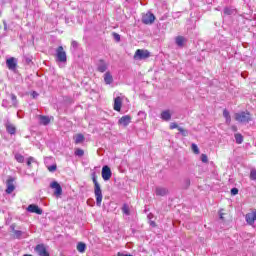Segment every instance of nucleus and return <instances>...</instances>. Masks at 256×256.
I'll return each instance as SVG.
<instances>
[{
  "label": "nucleus",
  "mask_w": 256,
  "mask_h": 256,
  "mask_svg": "<svg viewBox=\"0 0 256 256\" xmlns=\"http://www.w3.org/2000/svg\"><path fill=\"white\" fill-rule=\"evenodd\" d=\"M92 181L94 183V195L96 197V205L101 207V202L103 201V191L101 190V185L97 181V175L95 172L92 174Z\"/></svg>",
  "instance_id": "obj_1"
},
{
  "label": "nucleus",
  "mask_w": 256,
  "mask_h": 256,
  "mask_svg": "<svg viewBox=\"0 0 256 256\" xmlns=\"http://www.w3.org/2000/svg\"><path fill=\"white\" fill-rule=\"evenodd\" d=\"M235 121L238 123H249L251 121V113L248 111H242L234 114Z\"/></svg>",
  "instance_id": "obj_2"
},
{
  "label": "nucleus",
  "mask_w": 256,
  "mask_h": 256,
  "mask_svg": "<svg viewBox=\"0 0 256 256\" xmlns=\"http://www.w3.org/2000/svg\"><path fill=\"white\" fill-rule=\"evenodd\" d=\"M56 61L58 63H67V52H65L63 46H59L56 49Z\"/></svg>",
  "instance_id": "obj_3"
},
{
  "label": "nucleus",
  "mask_w": 256,
  "mask_h": 256,
  "mask_svg": "<svg viewBox=\"0 0 256 256\" xmlns=\"http://www.w3.org/2000/svg\"><path fill=\"white\" fill-rule=\"evenodd\" d=\"M16 186H15V177L13 176H8L6 180V190L5 193L6 195H11L13 191H15Z\"/></svg>",
  "instance_id": "obj_4"
},
{
  "label": "nucleus",
  "mask_w": 256,
  "mask_h": 256,
  "mask_svg": "<svg viewBox=\"0 0 256 256\" xmlns=\"http://www.w3.org/2000/svg\"><path fill=\"white\" fill-rule=\"evenodd\" d=\"M149 57H151V53L148 50L138 49L134 54V59H138L139 61L149 59Z\"/></svg>",
  "instance_id": "obj_5"
},
{
  "label": "nucleus",
  "mask_w": 256,
  "mask_h": 256,
  "mask_svg": "<svg viewBox=\"0 0 256 256\" xmlns=\"http://www.w3.org/2000/svg\"><path fill=\"white\" fill-rule=\"evenodd\" d=\"M4 127L9 135H15L17 133V127L9 119L4 120Z\"/></svg>",
  "instance_id": "obj_6"
},
{
  "label": "nucleus",
  "mask_w": 256,
  "mask_h": 256,
  "mask_svg": "<svg viewBox=\"0 0 256 256\" xmlns=\"http://www.w3.org/2000/svg\"><path fill=\"white\" fill-rule=\"evenodd\" d=\"M154 22H155V15L151 12H147L142 17V23H144V25H152V23Z\"/></svg>",
  "instance_id": "obj_7"
},
{
  "label": "nucleus",
  "mask_w": 256,
  "mask_h": 256,
  "mask_svg": "<svg viewBox=\"0 0 256 256\" xmlns=\"http://www.w3.org/2000/svg\"><path fill=\"white\" fill-rule=\"evenodd\" d=\"M34 251H36V253L39 256H50L49 252L47 251V248L45 247V244L36 245V247L34 248Z\"/></svg>",
  "instance_id": "obj_8"
},
{
  "label": "nucleus",
  "mask_w": 256,
  "mask_h": 256,
  "mask_svg": "<svg viewBox=\"0 0 256 256\" xmlns=\"http://www.w3.org/2000/svg\"><path fill=\"white\" fill-rule=\"evenodd\" d=\"M50 187L51 189H55L54 195L56 197H61V195H63V188H61V185L57 181L52 182Z\"/></svg>",
  "instance_id": "obj_9"
},
{
  "label": "nucleus",
  "mask_w": 256,
  "mask_h": 256,
  "mask_svg": "<svg viewBox=\"0 0 256 256\" xmlns=\"http://www.w3.org/2000/svg\"><path fill=\"white\" fill-rule=\"evenodd\" d=\"M113 175V173L111 172V168H109V166L105 165L102 168V179H104L105 181H109V179H111V176Z\"/></svg>",
  "instance_id": "obj_10"
},
{
  "label": "nucleus",
  "mask_w": 256,
  "mask_h": 256,
  "mask_svg": "<svg viewBox=\"0 0 256 256\" xmlns=\"http://www.w3.org/2000/svg\"><path fill=\"white\" fill-rule=\"evenodd\" d=\"M6 66L10 71H16L17 70V59L11 57L6 60Z\"/></svg>",
  "instance_id": "obj_11"
},
{
  "label": "nucleus",
  "mask_w": 256,
  "mask_h": 256,
  "mask_svg": "<svg viewBox=\"0 0 256 256\" xmlns=\"http://www.w3.org/2000/svg\"><path fill=\"white\" fill-rule=\"evenodd\" d=\"M27 211L29 213H36V215H43V209L39 208V206H37L35 204H30L27 207Z\"/></svg>",
  "instance_id": "obj_12"
},
{
  "label": "nucleus",
  "mask_w": 256,
  "mask_h": 256,
  "mask_svg": "<svg viewBox=\"0 0 256 256\" xmlns=\"http://www.w3.org/2000/svg\"><path fill=\"white\" fill-rule=\"evenodd\" d=\"M246 222L248 225H255L256 222V210L252 213L246 214Z\"/></svg>",
  "instance_id": "obj_13"
},
{
  "label": "nucleus",
  "mask_w": 256,
  "mask_h": 256,
  "mask_svg": "<svg viewBox=\"0 0 256 256\" xmlns=\"http://www.w3.org/2000/svg\"><path fill=\"white\" fill-rule=\"evenodd\" d=\"M121 107H123V98L118 96L114 99V111H121Z\"/></svg>",
  "instance_id": "obj_14"
},
{
  "label": "nucleus",
  "mask_w": 256,
  "mask_h": 256,
  "mask_svg": "<svg viewBox=\"0 0 256 256\" xmlns=\"http://www.w3.org/2000/svg\"><path fill=\"white\" fill-rule=\"evenodd\" d=\"M118 123L120 125H123L124 127H127V125H129V123H131V116H129V115L122 116L119 119Z\"/></svg>",
  "instance_id": "obj_15"
},
{
  "label": "nucleus",
  "mask_w": 256,
  "mask_h": 256,
  "mask_svg": "<svg viewBox=\"0 0 256 256\" xmlns=\"http://www.w3.org/2000/svg\"><path fill=\"white\" fill-rule=\"evenodd\" d=\"M160 118L162 119V121H171V111L169 110L162 111Z\"/></svg>",
  "instance_id": "obj_16"
},
{
  "label": "nucleus",
  "mask_w": 256,
  "mask_h": 256,
  "mask_svg": "<svg viewBox=\"0 0 256 256\" xmlns=\"http://www.w3.org/2000/svg\"><path fill=\"white\" fill-rule=\"evenodd\" d=\"M155 193L160 197H165V195H167L169 191L167 190V188L157 187Z\"/></svg>",
  "instance_id": "obj_17"
},
{
  "label": "nucleus",
  "mask_w": 256,
  "mask_h": 256,
  "mask_svg": "<svg viewBox=\"0 0 256 256\" xmlns=\"http://www.w3.org/2000/svg\"><path fill=\"white\" fill-rule=\"evenodd\" d=\"M97 69L100 73H105V71H107V64L105 63V61L99 60Z\"/></svg>",
  "instance_id": "obj_18"
},
{
  "label": "nucleus",
  "mask_w": 256,
  "mask_h": 256,
  "mask_svg": "<svg viewBox=\"0 0 256 256\" xmlns=\"http://www.w3.org/2000/svg\"><path fill=\"white\" fill-rule=\"evenodd\" d=\"M104 83H106V85H111V83H113V76L111 75V72H106L104 74Z\"/></svg>",
  "instance_id": "obj_19"
},
{
  "label": "nucleus",
  "mask_w": 256,
  "mask_h": 256,
  "mask_svg": "<svg viewBox=\"0 0 256 256\" xmlns=\"http://www.w3.org/2000/svg\"><path fill=\"white\" fill-rule=\"evenodd\" d=\"M74 140H75V144L79 145V143H83V141H85V136H83V134H77L74 137Z\"/></svg>",
  "instance_id": "obj_20"
},
{
  "label": "nucleus",
  "mask_w": 256,
  "mask_h": 256,
  "mask_svg": "<svg viewBox=\"0 0 256 256\" xmlns=\"http://www.w3.org/2000/svg\"><path fill=\"white\" fill-rule=\"evenodd\" d=\"M85 249H87V245L83 242H80L77 244V251H79V253H85Z\"/></svg>",
  "instance_id": "obj_21"
},
{
  "label": "nucleus",
  "mask_w": 256,
  "mask_h": 256,
  "mask_svg": "<svg viewBox=\"0 0 256 256\" xmlns=\"http://www.w3.org/2000/svg\"><path fill=\"white\" fill-rule=\"evenodd\" d=\"M40 123L42 125H49L51 123V119L48 116H40Z\"/></svg>",
  "instance_id": "obj_22"
},
{
  "label": "nucleus",
  "mask_w": 256,
  "mask_h": 256,
  "mask_svg": "<svg viewBox=\"0 0 256 256\" xmlns=\"http://www.w3.org/2000/svg\"><path fill=\"white\" fill-rule=\"evenodd\" d=\"M14 157L17 163H25V156H23L22 154L16 153Z\"/></svg>",
  "instance_id": "obj_23"
},
{
  "label": "nucleus",
  "mask_w": 256,
  "mask_h": 256,
  "mask_svg": "<svg viewBox=\"0 0 256 256\" xmlns=\"http://www.w3.org/2000/svg\"><path fill=\"white\" fill-rule=\"evenodd\" d=\"M184 43L185 38L183 36L176 37V45H178V47H183Z\"/></svg>",
  "instance_id": "obj_24"
},
{
  "label": "nucleus",
  "mask_w": 256,
  "mask_h": 256,
  "mask_svg": "<svg viewBox=\"0 0 256 256\" xmlns=\"http://www.w3.org/2000/svg\"><path fill=\"white\" fill-rule=\"evenodd\" d=\"M234 137L237 145H241V143H243V135H241L240 133H236Z\"/></svg>",
  "instance_id": "obj_25"
},
{
  "label": "nucleus",
  "mask_w": 256,
  "mask_h": 256,
  "mask_svg": "<svg viewBox=\"0 0 256 256\" xmlns=\"http://www.w3.org/2000/svg\"><path fill=\"white\" fill-rule=\"evenodd\" d=\"M10 97H11L13 107H17L19 105V101L17 100V96L15 94H11Z\"/></svg>",
  "instance_id": "obj_26"
},
{
  "label": "nucleus",
  "mask_w": 256,
  "mask_h": 256,
  "mask_svg": "<svg viewBox=\"0 0 256 256\" xmlns=\"http://www.w3.org/2000/svg\"><path fill=\"white\" fill-rule=\"evenodd\" d=\"M178 131H179V133H181V135H182L183 137H187V135H189V131H188V130H185V129L182 128V127H179V128H178Z\"/></svg>",
  "instance_id": "obj_27"
},
{
  "label": "nucleus",
  "mask_w": 256,
  "mask_h": 256,
  "mask_svg": "<svg viewBox=\"0 0 256 256\" xmlns=\"http://www.w3.org/2000/svg\"><path fill=\"white\" fill-rule=\"evenodd\" d=\"M122 212L124 213V215H130L129 205L124 204L122 207Z\"/></svg>",
  "instance_id": "obj_28"
},
{
  "label": "nucleus",
  "mask_w": 256,
  "mask_h": 256,
  "mask_svg": "<svg viewBox=\"0 0 256 256\" xmlns=\"http://www.w3.org/2000/svg\"><path fill=\"white\" fill-rule=\"evenodd\" d=\"M191 149H192L193 153H195V155H199L200 151H199V147L197 146V144H192Z\"/></svg>",
  "instance_id": "obj_29"
},
{
  "label": "nucleus",
  "mask_w": 256,
  "mask_h": 256,
  "mask_svg": "<svg viewBox=\"0 0 256 256\" xmlns=\"http://www.w3.org/2000/svg\"><path fill=\"white\" fill-rule=\"evenodd\" d=\"M75 155L77 156V157H83V155H85V151H83V149H76V151H75Z\"/></svg>",
  "instance_id": "obj_30"
},
{
  "label": "nucleus",
  "mask_w": 256,
  "mask_h": 256,
  "mask_svg": "<svg viewBox=\"0 0 256 256\" xmlns=\"http://www.w3.org/2000/svg\"><path fill=\"white\" fill-rule=\"evenodd\" d=\"M31 163H35V158H33V156H30L27 159V162H26L27 167L31 168Z\"/></svg>",
  "instance_id": "obj_31"
},
{
  "label": "nucleus",
  "mask_w": 256,
  "mask_h": 256,
  "mask_svg": "<svg viewBox=\"0 0 256 256\" xmlns=\"http://www.w3.org/2000/svg\"><path fill=\"white\" fill-rule=\"evenodd\" d=\"M14 235L16 239H21V235H23V232L21 230H14Z\"/></svg>",
  "instance_id": "obj_32"
},
{
  "label": "nucleus",
  "mask_w": 256,
  "mask_h": 256,
  "mask_svg": "<svg viewBox=\"0 0 256 256\" xmlns=\"http://www.w3.org/2000/svg\"><path fill=\"white\" fill-rule=\"evenodd\" d=\"M224 15H233V9L229 7L224 8Z\"/></svg>",
  "instance_id": "obj_33"
},
{
  "label": "nucleus",
  "mask_w": 256,
  "mask_h": 256,
  "mask_svg": "<svg viewBox=\"0 0 256 256\" xmlns=\"http://www.w3.org/2000/svg\"><path fill=\"white\" fill-rule=\"evenodd\" d=\"M48 171H50V173H54V171H57V164L48 166Z\"/></svg>",
  "instance_id": "obj_34"
},
{
  "label": "nucleus",
  "mask_w": 256,
  "mask_h": 256,
  "mask_svg": "<svg viewBox=\"0 0 256 256\" xmlns=\"http://www.w3.org/2000/svg\"><path fill=\"white\" fill-rule=\"evenodd\" d=\"M250 179L252 181H256V170L255 169L251 170V172H250Z\"/></svg>",
  "instance_id": "obj_35"
},
{
  "label": "nucleus",
  "mask_w": 256,
  "mask_h": 256,
  "mask_svg": "<svg viewBox=\"0 0 256 256\" xmlns=\"http://www.w3.org/2000/svg\"><path fill=\"white\" fill-rule=\"evenodd\" d=\"M201 161L202 163H209V158L206 156V154L201 155Z\"/></svg>",
  "instance_id": "obj_36"
},
{
  "label": "nucleus",
  "mask_w": 256,
  "mask_h": 256,
  "mask_svg": "<svg viewBox=\"0 0 256 256\" xmlns=\"http://www.w3.org/2000/svg\"><path fill=\"white\" fill-rule=\"evenodd\" d=\"M113 38L115 39V41H117V43H119V41H121V35L117 34V33H113Z\"/></svg>",
  "instance_id": "obj_37"
},
{
  "label": "nucleus",
  "mask_w": 256,
  "mask_h": 256,
  "mask_svg": "<svg viewBox=\"0 0 256 256\" xmlns=\"http://www.w3.org/2000/svg\"><path fill=\"white\" fill-rule=\"evenodd\" d=\"M223 117H224L225 119L231 117V114H229V112H228L227 109H224V111H223Z\"/></svg>",
  "instance_id": "obj_38"
},
{
  "label": "nucleus",
  "mask_w": 256,
  "mask_h": 256,
  "mask_svg": "<svg viewBox=\"0 0 256 256\" xmlns=\"http://www.w3.org/2000/svg\"><path fill=\"white\" fill-rule=\"evenodd\" d=\"M170 129H179V126L177 125V123L172 122L170 123Z\"/></svg>",
  "instance_id": "obj_39"
},
{
  "label": "nucleus",
  "mask_w": 256,
  "mask_h": 256,
  "mask_svg": "<svg viewBox=\"0 0 256 256\" xmlns=\"http://www.w3.org/2000/svg\"><path fill=\"white\" fill-rule=\"evenodd\" d=\"M238 194H239V189H237V188L231 189V195H238Z\"/></svg>",
  "instance_id": "obj_40"
},
{
  "label": "nucleus",
  "mask_w": 256,
  "mask_h": 256,
  "mask_svg": "<svg viewBox=\"0 0 256 256\" xmlns=\"http://www.w3.org/2000/svg\"><path fill=\"white\" fill-rule=\"evenodd\" d=\"M31 96L33 97V99H37L39 97V93H37V91H33L31 93Z\"/></svg>",
  "instance_id": "obj_41"
},
{
  "label": "nucleus",
  "mask_w": 256,
  "mask_h": 256,
  "mask_svg": "<svg viewBox=\"0 0 256 256\" xmlns=\"http://www.w3.org/2000/svg\"><path fill=\"white\" fill-rule=\"evenodd\" d=\"M71 46H72L74 49H77V47H79V43H77V41H72Z\"/></svg>",
  "instance_id": "obj_42"
},
{
  "label": "nucleus",
  "mask_w": 256,
  "mask_h": 256,
  "mask_svg": "<svg viewBox=\"0 0 256 256\" xmlns=\"http://www.w3.org/2000/svg\"><path fill=\"white\" fill-rule=\"evenodd\" d=\"M117 256H133V255H131V254H125V253H123V252H118V253H117Z\"/></svg>",
  "instance_id": "obj_43"
},
{
  "label": "nucleus",
  "mask_w": 256,
  "mask_h": 256,
  "mask_svg": "<svg viewBox=\"0 0 256 256\" xmlns=\"http://www.w3.org/2000/svg\"><path fill=\"white\" fill-rule=\"evenodd\" d=\"M225 119H226V125H231V116Z\"/></svg>",
  "instance_id": "obj_44"
},
{
  "label": "nucleus",
  "mask_w": 256,
  "mask_h": 256,
  "mask_svg": "<svg viewBox=\"0 0 256 256\" xmlns=\"http://www.w3.org/2000/svg\"><path fill=\"white\" fill-rule=\"evenodd\" d=\"M231 130L234 131V133H237V126L235 125L231 126Z\"/></svg>",
  "instance_id": "obj_45"
},
{
  "label": "nucleus",
  "mask_w": 256,
  "mask_h": 256,
  "mask_svg": "<svg viewBox=\"0 0 256 256\" xmlns=\"http://www.w3.org/2000/svg\"><path fill=\"white\" fill-rule=\"evenodd\" d=\"M150 225L151 227H157V224L155 223V221H150Z\"/></svg>",
  "instance_id": "obj_46"
},
{
  "label": "nucleus",
  "mask_w": 256,
  "mask_h": 256,
  "mask_svg": "<svg viewBox=\"0 0 256 256\" xmlns=\"http://www.w3.org/2000/svg\"><path fill=\"white\" fill-rule=\"evenodd\" d=\"M10 229H11V231L13 232V233H15V226H14V224H12L11 226H10Z\"/></svg>",
  "instance_id": "obj_47"
},
{
  "label": "nucleus",
  "mask_w": 256,
  "mask_h": 256,
  "mask_svg": "<svg viewBox=\"0 0 256 256\" xmlns=\"http://www.w3.org/2000/svg\"><path fill=\"white\" fill-rule=\"evenodd\" d=\"M4 31H7V22L3 21Z\"/></svg>",
  "instance_id": "obj_48"
},
{
  "label": "nucleus",
  "mask_w": 256,
  "mask_h": 256,
  "mask_svg": "<svg viewBox=\"0 0 256 256\" xmlns=\"http://www.w3.org/2000/svg\"><path fill=\"white\" fill-rule=\"evenodd\" d=\"M26 59V63H31V58H25Z\"/></svg>",
  "instance_id": "obj_49"
},
{
  "label": "nucleus",
  "mask_w": 256,
  "mask_h": 256,
  "mask_svg": "<svg viewBox=\"0 0 256 256\" xmlns=\"http://www.w3.org/2000/svg\"><path fill=\"white\" fill-rule=\"evenodd\" d=\"M187 185H191V181L189 179L186 180Z\"/></svg>",
  "instance_id": "obj_50"
},
{
  "label": "nucleus",
  "mask_w": 256,
  "mask_h": 256,
  "mask_svg": "<svg viewBox=\"0 0 256 256\" xmlns=\"http://www.w3.org/2000/svg\"><path fill=\"white\" fill-rule=\"evenodd\" d=\"M220 219H223V214L222 213H220Z\"/></svg>",
  "instance_id": "obj_51"
},
{
  "label": "nucleus",
  "mask_w": 256,
  "mask_h": 256,
  "mask_svg": "<svg viewBox=\"0 0 256 256\" xmlns=\"http://www.w3.org/2000/svg\"><path fill=\"white\" fill-rule=\"evenodd\" d=\"M23 256H33V255H29V254H24Z\"/></svg>",
  "instance_id": "obj_52"
},
{
  "label": "nucleus",
  "mask_w": 256,
  "mask_h": 256,
  "mask_svg": "<svg viewBox=\"0 0 256 256\" xmlns=\"http://www.w3.org/2000/svg\"><path fill=\"white\" fill-rule=\"evenodd\" d=\"M148 218L151 219V214L148 215Z\"/></svg>",
  "instance_id": "obj_53"
},
{
  "label": "nucleus",
  "mask_w": 256,
  "mask_h": 256,
  "mask_svg": "<svg viewBox=\"0 0 256 256\" xmlns=\"http://www.w3.org/2000/svg\"><path fill=\"white\" fill-rule=\"evenodd\" d=\"M148 218L151 219V214L148 215Z\"/></svg>",
  "instance_id": "obj_54"
}]
</instances>
